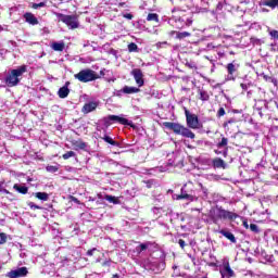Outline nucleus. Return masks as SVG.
Here are the masks:
<instances>
[{"instance_id": "nucleus-42", "label": "nucleus", "mask_w": 278, "mask_h": 278, "mask_svg": "<svg viewBox=\"0 0 278 278\" xmlns=\"http://www.w3.org/2000/svg\"><path fill=\"white\" fill-rule=\"evenodd\" d=\"M226 112H225V109L224 108H220L217 112V116L220 117V116H225Z\"/></svg>"}, {"instance_id": "nucleus-15", "label": "nucleus", "mask_w": 278, "mask_h": 278, "mask_svg": "<svg viewBox=\"0 0 278 278\" xmlns=\"http://www.w3.org/2000/svg\"><path fill=\"white\" fill-rule=\"evenodd\" d=\"M68 86H71V83L66 81L65 85L59 89L58 96L60 99H66V97L71 94V89H68Z\"/></svg>"}, {"instance_id": "nucleus-53", "label": "nucleus", "mask_w": 278, "mask_h": 278, "mask_svg": "<svg viewBox=\"0 0 278 278\" xmlns=\"http://www.w3.org/2000/svg\"><path fill=\"white\" fill-rule=\"evenodd\" d=\"M262 12H268V9H262Z\"/></svg>"}, {"instance_id": "nucleus-31", "label": "nucleus", "mask_w": 278, "mask_h": 278, "mask_svg": "<svg viewBox=\"0 0 278 278\" xmlns=\"http://www.w3.org/2000/svg\"><path fill=\"white\" fill-rule=\"evenodd\" d=\"M229 144V139L223 137L222 141L217 143L218 149H223Z\"/></svg>"}, {"instance_id": "nucleus-23", "label": "nucleus", "mask_w": 278, "mask_h": 278, "mask_svg": "<svg viewBox=\"0 0 278 278\" xmlns=\"http://www.w3.org/2000/svg\"><path fill=\"white\" fill-rule=\"evenodd\" d=\"M151 247V241H148L146 243H141L136 248L137 253H142V251H147Z\"/></svg>"}, {"instance_id": "nucleus-36", "label": "nucleus", "mask_w": 278, "mask_h": 278, "mask_svg": "<svg viewBox=\"0 0 278 278\" xmlns=\"http://www.w3.org/2000/svg\"><path fill=\"white\" fill-rule=\"evenodd\" d=\"M164 127H166V129H172L173 131H175V123H170V122H165L163 123Z\"/></svg>"}, {"instance_id": "nucleus-22", "label": "nucleus", "mask_w": 278, "mask_h": 278, "mask_svg": "<svg viewBox=\"0 0 278 278\" xmlns=\"http://www.w3.org/2000/svg\"><path fill=\"white\" fill-rule=\"evenodd\" d=\"M102 140H104V142H106L108 144H111L112 147H119V143L114 139H112V137L110 136L102 137Z\"/></svg>"}, {"instance_id": "nucleus-54", "label": "nucleus", "mask_w": 278, "mask_h": 278, "mask_svg": "<svg viewBox=\"0 0 278 278\" xmlns=\"http://www.w3.org/2000/svg\"><path fill=\"white\" fill-rule=\"evenodd\" d=\"M167 192H173V190H168Z\"/></svg>"}, {"instance_id": "nucleus-44", "label": "nucleus", "mask_w": 278, "mask_h": 278, "mask_svg": "<svg viewBox=\"0 0 278 278\" xmlns=\"http://www.w3.org/2000/svg\"><path fill=\"white\" fill-rule=\"evenodd\" d=\"M178 244L184 249V247H186V241H184L182 239H180L178 241Z\"/></svg>"}, {"instance_id": "nucleus-8", "label": "nucleus", "mask_w": 278, "mask_h": 278, "mask_svg": "<svg viewBox=\"0 0 278 278\" xmlns=\"http://www.w3.org/2000/svg\"><path fill=\"white\" fill-rule=\"evenodd\" d=\"M130 75H132L137 86H139V88H142V86H144V74L142 73V70L140 68H134L130 72Z\"/></svg>"}, {"instance_id": "nucleus-45", "label": "nucleus", "mask_w": 278, "mask_h": 278, "mask_svg": "<svg viewBox=\"0 0 278 278\" xmlns=\"http://www.w3.org/2000/svg\"><path fill=\"white\" fill-rule=\"evenodd\" d=\"M110 264H112L111 261H104V262L102 263V266H103V267L110 266Z\"/></svg>"}, {"instance_id": "nucleus-48", "label": "nucleus", "mask_w": 278, "mask_h": 278, "mask_svg": "<svg viewBox=\"0 0 278 278\" xmlns=\"http://www.w3.org/2000/svg\"><path fill=\"white\" fill-rule=\"evenodd\" d=\"M243 226L245 227V229H249V223L244 222Z\"/></svg>"}, {"instance_id": "nucleus-7", "label": "nucleus", "mask_w": 278, "mask_h": 278, "mask_svg": "<svg viewBox=\"0 0 278 278\" xmlns=\"http://www.w3.org/2000/svg\"><path fill=\"white\" fill-rule=\"evenodd\" d=\"M175 134L178 136H182V138H190L191 140H194L195 135L190 130V128L182 126L180 124H175Z\"/></svg>"}, {"instance_id": "nucleus-39", "label": "nucleus", "mask_w": 278, "mask_h": 278, "mask_svg": "<svg viewBox=\"0 0 278 278\" xmlns=\"http://www.w3.org/2000/svg\"><path fill=\"white\" fill-rule=\"evenodd\" d=\"M45 5H47L45 2L33 3V9L38 10V8H45Z\"/></svg>"}, {"instance_id": "nucleus-46", "label": "nucleus", "mask_w": 278, "mask_h": 278, "mask_svg": "<svg viewBox=\"0 0 278 278\" xmlns=\"http://www.w3.org/2000/svg\"><path fill=\"white\" fill-rule=\"evenodd\" d=\"M241 88H242V90H249V85H247V84H241Z\"/></svg>"}, {"instance_id": "nucleus-50", "label": "nucleus", "mask_w": 278, "mask_h": 278, "mask_svg": "<svg viewBox=\"0 0 278 278\" xmlns=\"http://www.w3.org/2000/svg\"><path fill=\"white\" fill-rule=\"evenodd\" d=\"M75 203H79V200L77 198L72 199Z\"/></svg>"}, {"instance_id": "nucleus-28", "label": "nucleus", "mask_w": 278, "mask_h": 278, "mask_svg": "<svg viewBox=\"0 0 278 278\" xmlns=\"http://www.w3.org/2000/svg\"><path fill=\"white\" fill-rule=\"evenodd\" d=\"M201 101H210V93L205 90H199Z\"/></svg>"}, {"instance_id": "nucleus-10", "label": "nucleus", "mask_w": 278, "mask_h": 278, "mask_svg": "<svg viewBox=\"0 0 278 278\" xmlns=\"http://www.w3.org/2000/svg\"><path fill=\"white\" fill-rule=\"evenodd\" d=\"M29 275V270H27V267H20L17 269L11 270L7 274V277L9 278H21V277H27Z\"/></svg>"}, {"instance_id": "nucleus-11", "label": "nucleus", "mask_w": 278, "mask_h": 278, "mask_svg": "<svg viewBox=\"0 0 278 278\" xmlns=\"http://www.w3.org/2000/svg\"><path fill=\"white\" fill-rule=\"evenodd\" d=\"M176 199H185L186 201H194V197L192 195V190H189L187 185H185L181 188V192L179 195H177Z\"/></svg>"}, {"instance_id": "nucleus-35", "label": "nucleus", "mask_w": 278, "mask_h": 278, "mask_svg": "<svg viewBox=\"0 0 278 278\" xmlns=\"http://www.w3.org/2000/svg\"><path fill=\"white\" fill-rule=\"evenodd\" d=\"M46 170H47L48 173H58L59 168H58V166L48 165V166L46 167Z\"/></svg>"}, {"instance_id": "nucleus-12", "label": "nucleus", "mask_w": 278, "mask_h": 278, "mask_svg": "<svg viewBox=\"0 0 278 278\" xmlns=\"http://www.w3.org/2000/svg\"><path fill=\"white\" fill-rule=\"evenodd\" d=\"M99 108V102L90 101L84 104L81 108V114H90V112H94Z\"/></svg>"}, {"instance_id": "nucleus-21", "label": "nucleus", "mask_w": 278, "mask_h": 278, "mask_svg": "<svg viewBox=\"0 0 278 278\" xmlns=\"http://www.w3.org/2000/svg\"><path fill=\"white\" fill-rule=\"evenodd\" d=\"M147 21L152 23H160V15H157V13H149L147 16Z\"/></svg>"}, {"instance_id": "nucleus-5", "label": "nucleus", "mask_w": 278, "mask_h": 278, "mask_svg": "<svg viewBox=\"0 0 278 278\" xmlns=\"http://www.w3.org/2000/svg\"><path fill=\"white\" fill-rule=\"evenodd\" d=\"M102 121L104 123V127H110V125H112V121H113L115 123H119V125H128V127L136 129V125L134 124V122H130L129 119H127L125 117H121L118 115H109L106 117H103Z\"/></svg>"}, {"instance_id": "nucleus-3", "label": "nucleus", "mask_w": 278, "mask_h": 278, "mask_svg": "<svg viewBox=\"0 0 278 278\" xmlns=\"http://www.w3.org/2000/svg\"><path fill=\"white\" fill-rule=\"evenodd\" d=\"M56 18L61 21V23H64L70 29H78L79 27V16L77 14L74 15H66L63 13H56Z\"/></svg>"}, {"instance_id": "nucleus-40", "label": "nucleus", "mask_w": 278, "mask_h": 278, "mask_svg": "<svg viewBox=\"0 0 278 278\" xmlns=\"http://www.w3.org/2000/svg\"><path fill=\"white\" fill-rule=\"evenodd\" d=\"M269 36L274 39V40H278V30H270L269 31Z\"/></svg>"}, {"instance_id": "nucleus-14", "label": "nucleus", "mask_w": 278, "mask_h": 278, "mask_svg": "<svg viewBox=\"0 0 278 278\" xmlns=\"http://www.w3.org/2000/svg\"><path fill=\"white\" fill-rule=\"evenodd\" d=\"M71 144L75 151H86V147H88L83 139H74L71 141Z\"/></svg>"}, {"instance_id": "nucleus-38", "label": "nucleus", "mask_w": 278, "mask_h": 278, "mask_svg": "<svg viewBox=\"0 0 278 278\" xmlns=\"http://www.w3.org/2000/svg\"><path fill=\"white\" fill-rule=\"evenodd\" d=\"M250 229L253 231V233H260V228L255 224H251Z\"/></svg>"}, {"instance_id": "nucleus-2", "label": "nucleus", "mask_w": 278, "mask_h": 278, "mask_svg": "<svg viewBox=\"0 0 278 278\" xmlns=\"http://www.w3.org/2000/svg\"><path fill=\"white\" fill-rule=\"evenodd\" d=\"M211 216L213 223H218L219 220H236L238 218V214L231 211H227L223 208V206H216L211 211Z\"/></svg>"}, {"instance_id": "nucleus-17", "label": "nucleus", "mask_w": 278, "mask_h": 278, "mask_svg": "<svg viewBox=\"0 0 278 278\" xmlns=\"http://www.w3.org/2000/svg\"><path fill=\"white\" fill-rule=\"evenodd\" d=\"M121 92H123L124 94H137V92H140V88L124 86Z\"/></svg>"}, {"instance_id": "nucleus-37", "label": "nucleus", "mask_w": 278, "mask_h": 278, "mask_svg": "<svg viewBox=\"0 0 278 278\" xmlns=\"http://www.w3.org/2000/svg\"><path fill=\"white\" fill-rule=\"evenodd\" d=\"M28 207H30V210H42V206H39L34 202H28Z\"/></svg>"}, {"instance_id": "nucleus-27", "label": "nucleus", "mask_w": 278, "mask_h": 278, "mask_svg": "<svg viewBox=\"0 0 278 278\" xmlns=\"http://www.w3.org/2000/svg\"><path fill=\"white\" fill-rule=\"evenodd\" d=\"M105 200L109 201V203H113L114 205H118L121 203L118 198L114 195H105Z\"/></svg>"}, {"instance_id": "nucleus-33", "label": "nucleus", "mask_w": 278, "mask_h": 278, "mask_svg": "<svg viewBox=\"0 0 278 278\" xmlns=\"http://www.w3.org/2000/svg\"><path fill=\"white\" fill-rule=\"evenodd\" d=\"M143 184H146V187L148 189H151V188H153V186L155 184V179L143 180Z\"/></svg>"}, {"instance_id": "nucleus-52", "label": "nucleus", "mask_w": 278, "mask_h": 278, "mask_svg": "<svg viewBox=\"0 0 278 278\" xmlns=\"http://www.w3.org/2000/svg\"><path fill=\"white\" fill-rule=\"evenodd\" d=\"M179 1H184L185 5H186V3H188V0H179Z\"/></svg>"}, {"instance_id": "nucleus-19", "label": "nucleus", "mask_w": 278, "mask_h": 278, "mask_svg": "<svg viewBox=\"0 0 278 278\" xmlns=\"http://www.w3.org/2000/svg\"><path fill=\"white\" fill-rule=\"evenodd\" d=\"M14 190H16L17 192H20V194H27V192H29V188L25 187V186H21L15 184L13 186Z\"/></svg>"}, {"instance_id": "nucleus-6", "label": "nucleus", "mask_w": 278, "mask_h": 278, "mask_svg": "<svg viewBox=\"0 0 278 278\" xmlns=\"http://www.w3.org/2000/svg\"><path fill=\"white\" fill-rule=\"evenodd\" d=\"M185 116L187 121V126L190 129H199V116H197V114L190 113V111L185 108Z\"/></svg>"}, {"instance_id": "nucleus-34", "label": "nucleus", "mask_w": 278, "mask_h": 278, "mask_svg": "<svg viewBox=\"0 0 278 278\" xmlns=\"http://www.w3.org/2000/svg\"><path fill=\"white\" fill-rule=\"evenodd\" d=\"M8 242V235L5 232H0V244H5Z\"/></svg>"}, {"instance_id": "nucleus-1", "label": "nucleus", "mask_w": 278, "mask_h": 278, "mask_svg": "<svg viewBox=\"0 0 278 278\" xmlns=\"http://www.w3.org/2000/svg\"><path fill=\"white\" fill-rule=\"evenodd\" d=\"M27 73V65H22L15 70H11L4 77V84L8 88H15L23 79V74Z\"/></svg>"}, {"instance_id": "nucleus-25", "label": "nucleus", "mask_w": 278, "mask_h": 278, "mask_svg": "<svg viewBox=\"0 0 278 278\" xmlns=\"http://www.w3.org/2000/svg\"><path fill=\"white\" fill-rule=\"evenodd\" d=\"M213 166H215V168H225V161L223 159H215Z\"/></svg>"}, {"instance_id": "nucleus-43", "label": "nucleus", "mask_w": 278, "mask_h": 278, "mask_svg": "<svg viewBox=\"0 0 278 278\" xmlns=\"http://www.w3.org/2000/svg\"><path fill=\"white\" fill-rule=\"evenodd\" d=\"M124 18H127L128 21H131V18H134V14L131 13H126L123 15Z\"/></svg>"}, {"instance_id": "nucleus-30", "label": "nucleus", "mask_w": 278, "mask_h": 278, "mask_svg": "<svg viewBox=\"0 0 278 278\" xmlns=\"http://www.w3.org/2000/svg\"><path fill=\"white\" fill-rule=\"evenodd\" d=\"M190 33L188 31H182V33H176V38H178V40H184V38H189Z\"/></svg>"}, {"instance_id": "nucleus-16", "label": "nucleus", "mask_w": 278, "mask_h": 278, "mask_svg": "<svg viewBox=\"0 0 278 278\" xmlns=\"http://www.w3.org/2000/svg\"><path fill=\"white\" fill-rule=\"evenodd\" d=\"M24 18L26 21V23H28L29 25H38V17L34 15V13L31 12H26L24 14Z\"/></svg>"}, {"instance_id": "nucleus-55", "label": "nucleus", "mask_w": 278, "mask_h": 278, "mask_svg": "<svg viewBox=\"0 0 278 278\" xmlns=\"http://www.w3.org/2000/svg\"><path fill=\"white\" fill-rule=\"evenodd\" d=\"M60 1H64V0H60Z\"/></svg>"}, {"instance_id": "nucleus-51", "label": "nucleus", "mask_w": 278, "mask_h": 278, "mask_svg": "<svg viewBox=\"0 0 278 278\" xmlns=\"http://www.w3.org/2000/svg\"><path fill=\"white\" fill-rule=\"evenodd\" d=\"M5 194H10V191L8 189H4Z\"/></svg>"}, {"instance_id": "nucleus-4", "label": "nucleus", "mask_w": 278, "mask_h": 278, "mask_svg": "<svg viewBox=\"0 0 278 278\" xmlns=\"http://www.w3.org/2000/svg\"><path fill=\"white\" fill-rule=\"evenodd\" d=\"M74 77L81 84H88V81H94L99 79V74L90 68H86L75 74Z\"/></svg>"}, {"instance_id": "nucleus-32", "label": "nucleus", "mask_w": 278, "mask_h": 278, "mask_svg": "<svg viewBox=\"0 0 278 278\" xmlns=\"http://www.w3.org/2000/svg\"><path fill=\"white\" fill-rule=\"evenodd\" d=\"M75 152H73V151H67L66 153H64L63 155H62V157H63V160H70V157H75Z\"/></svg>"}, {"instance_id": "nucleus-26", "label": "nucleus", "mask_w": 278, "mask_h": 278, "mask_svg": "<svg viewBox=\"0 0 278 278\" xmlns=\"http://www.w3.org/2000/svg\"><path fill=\"white\" fill-rule=\"evenodd\" d=\"M51 47L53 51H64V42H53Z\"/></svg>"}, {"instance_id": "nucleus-9", "label": "nucleus", "mask_w": 278, "mask_h": 278, "mask_svg": "<svg viewBox=\"0 0 278 278\" xmlns=\"http://www.w3.org/2000/svg\"><path fill=\"white\" fill-rule=\"evenodd\" d=\"M238 68H240V65L236 62H232V63H228L226 65V70H227V80L228 81H235L236 80V77L233 76V73H237L238 72Z\"/></svg>"}, {"instance_id": "nucleus-47", "label": "nucleus", "mask_w": 278, "mask_h": 278, "mask_svg": "<svg viewBox=\"0 0 278 278\" xmlns=\"http://www.w3.org/2000/svg\"><path fill=\"white\" fill-rule=\"evenodd\" d=\"M126 3L125 2H119L118 8H125Z\"/></svg>"}, {"instance_id": "nucleus-29", "label": "nucleus", "mask_w": 278, "mask_h": 278, "mask_svg": "<svg viewBox=\"0 0 278 278\" xmlns=\"http://www.w3.org/2000/svg\"><path fill=\"white\" fill-rule=\"evenodd\" d=\"M128 51H129V53L138 52V45H136L135 42H130L128 45Z\"/></svg>"}, {"instance_id": "nucleus-18", "label": "nucleus", "mask_w": 278, "mask_h": 278, "mask_svg": "<svg viewBox=\"0 0 278 278\" xmlns=\"http://www.w3.org/2000/svg\"><path fill=\"white\" fill-rule=\"evenodd\" d=\"M219 233H220L222 236H224V238H227V240H229L230 242H232V244H236V242H237L236 236H233V235L231 233V231L222 229V230H219Z\"/></svg>"}, {"instance_id": "nucleus-20", "label": "nucleus", "mask_w": 278, "mask_h": 278, "mask_svg": "<svg viewBox=\"0 0 278 278\" xmlns=\"http://www.w3.org/2000/svg\"><path fill=\"white\" fill-rule=\"evenodd\" d=\"M263 5H266L267 8H271V10H275V8H278V0H265L263 2Z\"/></svg>"}, {"instance_id": "nucleus-41", "label": "nucleus", "mask_w": 278, "mask_h": 278, "mask_svg": "<svg viewBox=\"0 0 278 278\" xmlns=\"http://www.w3.org/2000/svg\"><path fill=\"white\" fill-rule=\"evenodd\" d=\"M94 251H97V248H93V249H91V250H88V251H87L88 257H92V255H94Z\"/></svg>"}, {"instance_id": "nucleus-13", "label": "nucleus", "mask_w": 278, "mask_h": 278, "mask_svg": "<svg viewBox=\"0 0 278 278\" xmlns=\"http://www.w3.org/2000/svg\"><path fill=\"white\" fill-rule=\"evenodd\" d=\"M222 277L231 278L235 277L236 273L233 269H231V266H229V263H224L223 267L220 269Z\"/></svg>"}, {"instance_id": "nucleus-49", "label": "nucleus", "mask_w": 278, "mask_h": 278, "mask_svg": "<svg viewBox=\"0 0 278 278\" xmlns=\"http://www.w3.org/2000/svg\"><path fill=\"white\" fill-rule=\"evenodd\" d=\"M112 278H121V276L118 274H114Z\"/></svg>"}, {"instance_id": "nucleus-24", "label": "nucleus", "mask_w": 278, "mask_h": 278, "mask_svg": "<svg viewBox=\"0 0 278 278\" xmlns=\"http://www.w3.org/2000/svg\"><path fill=\"white\" fill-rule=\"evenodd\" d=\"M35 197L39 199V201H49V193L47 192H36Z\"/></svg>"}]
</instances>
